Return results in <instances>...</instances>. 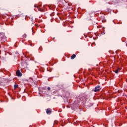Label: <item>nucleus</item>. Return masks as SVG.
I'll return each instance as SVG.
<instances>
[{
    "label": "nucleus",
    "instance_id": "12",
    "mask_svg": "<svg viewBox=\"0 0 127 127\" xmlns=\"http://www.w3.org/2000/svg\"><path fill=\"white\" fill-rule=\"evenodd\" d=\"M47 90H48V91H50V87H48V88H47Z\"/></svg>",
    "mask_w": 127,
    "mask_h": 127
},
{
    "label": "nucleus",
    "instance_id": "14",
    "mask_svg": "<svg viewBox=\"0 0 127 127\" xmlns=\"http://www.w3.org/2000/svg\"><path fill=\"white\" fill-rule=\"evenodd\" d=\"M40 10L41 11H42V10Z\"/></svg>",
    "mask_w": 127,
    "mask_h": 127
},
{
    "label": "nucleus",
    "instance_id": "2",
    "mask_svg": "<svg viewBox=\"0 0 127 127\" xmlns=\"http://www.w3.org/2000/svg\"><path fill=\"white\" fill-rule=\"evenodd\" d=\"M100 90H101V86H100V85H97L95 87L94 92H100Z\"/></svg>",
    "mask_w": 127,
    "mask_h": 127
},
{
    "label": "nucleus",
    "instance_id": "10",
    "mask_svg": "<svg viewBox=\"0 0 127 127\" xmlns=\"http://www.w3.org/2000/svg\"><path fill=\"white\" fill-rule=\"evenodd\" d=\"M14 88L15 89H16V84H14Z\"/></svg>",
    "mask_w": 127,
    "mask_h": 127
},
{
    "label": "nucleus",
    "instance_id": "16",
    "mask_svg": "<svg viewBox=\"0 0 127 127\" xmlns=\"http://www.w3.org/2000/svg\"><path fill=\"white\" fill-rule=\"evenodd\" d=\"M127 43L126 44V46H127Z\"/></svg>",
    "mask_w": 127,
    "mask_h": 127
},
{
    "label": "nucleus",
    "instance_id": "13",
    "mask_svg": "<svg viewBox=\"0 0 127 127\" xmlns=\"http://www.w3.org/2000/svg\"><path fill=\"white\" fill-rule=\"evenodd\" d=\"M16 88H18V85H16Z\"/></svg>",
    "mask_w": 127,
    "mask_h": 127
},
{
    "label": "nucleus",
    "instance_id": "9",
    "mask_svg": "<svg viewBox=\"0 0 127 127\" xmlns=\"http://www.w3.org/2000/svg\"><path fill=\"white\" fill-rule=\"evenodd\" d=\"M23 38H26V34H24V35H23Z\"/></svg>",
    "mask_w": 127,
    "mask_h": 127
},
{
    "label": "nucleus",
    "instance_id": "6",
    "mask_svg": "<svg viewBox=\"0 0 127 127\" xmlns=\"http://www.w3.org/2000/svg\"><path fill=\"white\" fill-rule=\"evenodd\" d=\"M86 105L87 107H92V106H93L92 103H89L88 102H86Z\"/></svg>",
    "mask_w": 127,
    "mask_h": 127
},
{
    "label": "nucleus",
    "instance_id": "3",
    "mask_svg": "<svg viewBox=\"0 0 127 127\" xmlns=\"http://www.w3.org/2000/svg\"><path fill=\"white\" fill-rule=\"evenodd\" d=\"M16 76L18 77H21L22 76V73L20 72V70H18L16 71Z\"/></svg>",
    "mask_w": 127,
    "mask_h": 127
},
{
    "label": "nucleus",
    "instance_id": "7",
    "mask_svg": "<svg viewBox=\"0 0 127 127\" xmlns=\"http://www.w3.org/2000/svg\"><path fill=\"white\" fill-rule=\"evenodd\" d=\"M76 58V55L73 54L72 56L70 57V59L73 60Z\"/></svg>",
    "mask_w": 127,
    "mask_h": 127
},
{
    "label": "nucleus",
    "instance_id": "4",
    "mask_svg": "<svg viewBox=\"0 0 127 127\" xmlns=\"http://www.w3.org/2000/svg\"><path fill=\"white\" fill-rule=\"evenodd\" d=\"M27 65H28V64L26 62L22 63V66H23L24 68H27Z\"/></svg>",
    "mask_w": 127,
    "mask_h": 127
},
{
    "label": "nucleus",
    "instance_id": "8",
    "mask_svg": "<svg viewBox=\"0 0 127 127\" xmlns=\"http://www.w3.org/2000/svg\"><path fill=\"white\" fill-rule=\"evenodd\" d=\"M120 70H121V69L118 68L117 70H115V73L116 74H118V73L120 72Z\"/></svg>",
    "mask_w": 127,
    "mask_h": 127
},
{
    "label": "nucleus",
    "instance_id": "5",
    "mask_svg": "<svg viewBox=\"0 0 127 127\" xmlns=\"http://www.w3.org/2000/svg\"><path fill=\"white\" fill-rule=\"evenodd\" d=\"M51 113H52V110L50 108H48L46 110V113L47 115H51Z\"/></svg>",
    "mask_w": 127,
    "mask_h": 127
},
{
    "label": "nucleus",
    "instance_id": "15",
    "mask_svg": "<svg viewBox=\"0 0 127 127\" xmlns=\"http://www.w3.org/2000/svg\"><path fill=\"white\" fill-rule=\"evenodd\" d=\"M53 39H55V38H53Z\"/></svg>",
    "mask_w": 127,
    "mask_h": 127
},
{
    "label": "nucleus",
    "instance_id": "1",
    "mask_svg": "<svg viewBox=\"0 0 127 127\" xmlns=\"http://www.w3.org/2000/svg\"><path fill=\"white\" fill-rule=\"evenodd\" d=\"M5 36H4V33H0V39L3 42V41H5Z\"/></svg>",
    "mask_w": 127,
    "mask_h": 127
},
{
    "label": "nucleus",
    "instance_id": "11",
    "mask_svg": "<svg viewBox=\"0 0 127 127\" xmlns=\"http://www.w3.org/2000/svg\"><path fill=\"white\" fill-rule=\"evenodd\" d=\"M34 6L35 7H38V8H39V6H37V5H35Z\"/></svg>",
    "mask_w": 127,
    "mask_h": 127
}]
</instances>
